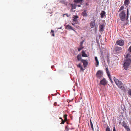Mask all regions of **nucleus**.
Returning a JSON list of instances; mask_svg holds the SVG:
<instances>
[{"mask_svg": "<svg viewBox=\"0 0 131 131\" xmlns=\"http://www.w3.org/2000/svg\"><path fill=\"white\" fill-rule=\"evenodd\" d=\"M113 131H117L115 129V126H114L113 127Z\"/></svg>", "mask_w": 131, "mask_h": 131, "instance_id": "37", "label": "nucleus"}, {"mask_svg": "<svg viewBox=\"0 0 131 131\" xmlns=\"http://www.w3.org/2000/svg\"><path fill=\"white\" fill-rule=\"evenodd\" d=\"M109 78L110 79V80L111 82V83H113V81H112L111 78V76H108Z\"/></svg>", "mask_w": 131, "mask_h": 131, "instance_id": "34", "label": "nucleus"}, {"mask_svg": "<svg viewBox=\"0 0 131 131\" xmlns=\"http://www.w3.org/2000/svg\"><path fill=\"white\" fill-rule=\"evenodd\" d=\"M106 71L108 77L110 76V72L108 68H106Z\"/></svg>", "mask_w": 131, "mask_h": 131, "instance_id": "18", "label": "nucleus"}, {"mask_svg": "<svg viewBox=\"0 0 131 131\" xmlns=\"http://www.w3.org/2000/svg\"><path fill=\"white\" fill-rule=\"evenodd\" d=\"M61 2L62 3H64V4H65V2L64 1H61Z\"/></svg>", "mask_w": 131, "mask_h": 131, "instance_id": "40", "label": "nucleus"}, {"mask_svg": "<svg viewBox=\"0 0 131 131\" xmlns=\"http://www.w3.org/2000/svg\"><path fill=\"white\" fill-rule=\"evenodd\" d=\"M67 114H64V120L65 121H66L67 120Z\"/></svg>", "mask_w": 131, "mask_h": 131, "instance_id": "26", "label": "nucleus"}, {"mask_svg": "<svg viewBox=\"0 0 131 131\" xmlns=\"http://www.w3.org/2000/svg\"><path fill=\"white\" fill-rule=\"evenodd\" d=\"M65 121L63 119H62V122L61 123V124H64Z\"/></svg>", "mask_w": 131, "mask_h": 131, "instance_id": "35", "label": "nucleus"}, {"mask_svg": "<svg viewBox=\"0 0 131 131\" xmlns=\"http://www.w3.org/2000/svg\"><path fill=\"white\" fill-rule=\"evenodd\" d=\"M82 15L83 16H86L87 15L86 12V10H85L82 13Z\"/></svg>", "mask_w": 131, "mask_h": 131, "instance_id": "13", "label": "nucleus"}, {"mask_svg": "<svg viewBox=\"0 0 131 131\" xmlns=\"http://www.w3.org/2000/svg\"><path fill=\"white\" fill-rule=\"evenodd\" d=\"M130 2L129 0H125L124 4L126 7L128 6V5Z\"/></svg>", "mask_w": 131, "mask_h": 131, "instance_id": "11", "label": "nucleus"}, {"mask_svg": "<svg viewBox=\"0 0 131 131\" xmlns=\"http://www.w3.org/2000/svg\"><path fill=\"white\" fill-rule=\"evenodd\" d=\"M127 130V131H130V129L129 128V127L127 125L124 127Z\"/></svg>", "mask_w": 131, "mask_h": 131, "instance_id": "21", "label": "nucleus"}, {"mask_svg": "<svg viewBox=\"0 0 131 131\" xmlns=\"http://www.w3.org/2000/svg\"><path fill=\"white\" fill-rule=\"evenodd\" d=\"M103 72L101 70H98L96 73V77L99 79H100L103 76Z\"/></svg>", "mask_w": 131, "mask_h": 131, "instance_id": "4", "label": "nucleus"}, {"mask_svg": "<svg viewBox=\"0 0 131 131\" xmlns=\"http://www.w3.org/2000/svg\"><path fill=\"white\" fill-rule=\"evenodd\" d=\"M77 6L78 7H81V5H77Z\"/></svg>", "mask_w": 131, "mask_h": 131, "instance_id": "42", "label": "nucleus"}, {"mask_svg": "<svg viewBox=\"0 0 131 131\" xmlns=\"http://www.w3.org/2000/svg\"><path fill=\"white\" fill-rule=\"evenodd\" d=\"M105 26V25L104 24L101 25L99 27V30L101 31H103L104 30V28Z\"/></svg>", "mask_w": 131, "mask_h": 131, "instance_id": "10", "label": "nucleus"}, {"mask_svg": "<svg viewBox=\"0 0 131 131\" xmlns=\"http://www.w3.org/2000/svg\"><path fill=\"white\" fill-rule=\"evenodd\" d=\"M105 12L104 11H102L100 14L101 17L102 18H103L105 16Z\"/></svg>", "mask_w": 131, "mask_h": 131, "instance_id": "12", "label": "nucleus"}, {"mask_svg": "<svg viewBox=\"0 0 131 131\" xmlns=\"http://www.w3.org/2000/svg\"><path fill=\"white\" fill-rule=\"evenodd\" d=\"M127 130V131H130V129L129 128V127L127 125L124 127Z\"/></svg>", "mask_w": 131, "mask_h": 131, "instance_id": "22", "label": "nucleus"}, {"mask_svg": "<svg viewBox=\"0 0 131 131\" xmlns=\"http://www.w3.org/2000/svg\"><path fill=\"white\" fill-rule=\"evenodd\" d=\"M74 1L76 2H81L82 0H74Z\"/></svg>", "mask_w": 131, "mask_h": 131, "instance_id": "29", "label": "nucleus"}, {"mask_svg": "<svg viewBox=\"0 0 131 131\" xmlns=\"http://www.w3.org/2000/svg\"><path fill=\"white\" fill-rule=\"evenodd\" d=\"M113 79L116 84L118 87L123 90L125 89V88L123 84L121 81L116 78L115 77H114Z\"/></svg>", "mask_w": 131, "mask_h": 131, "instance_id": "3", "label": "nucleus"}, {"mask_svg": "<svg viewBox=\"0 0 131 131\" xmlns=\"http://www.w3.org/2000/svg\"><path fill=\"white\" fill-rule=\"evenodd\" d=\"M129 13V9L128 8H127V9L126 16V14L124 10H122L121 12L119 14V16L121 20L122 21H124L126 19V20H127L128 18Z\"/></svg>", "mask_w": 131, "mask_h": 131, "instance_id": "2", "label": "nucleus"}, {"mask_svg": "<svg viewBox=\"0 0 131 131\" xmlns=\"http://www.w3.org/2000/svg\"><path fill=\"white\" fill-rule=\"evenodd\" d=\"M128 50L131 53V46L129 48Z\"/></svg>", "mask_w": 131, "mask_h": 131, "instance_id": "36", "label": "nucleus"}, {"mask_svg": "<svg viewBox=\"0 0 131 131\" xmlns=\"http://www.w3.org/2000/svg\"><path fill=\"white\" fill-rule=\"evenodd\" d=\"M128 94L130 95L131 96V89H130L129 90Z\"/></svg>", "mask_w": 131, "mask_h": 131, "instance_id": "32", "label": "nucleus"}, {"mask_svg": "<svg viewBox=\"0 0 131 131\" xmlns=\"http://www.w3.org/2000/svg\"><path fill=\"white\" fill-rule=\"evenodd\" d=\"M66 28L67 29H71L73 30H74L72 27L69 25H68L66 26Z\"/></svg>", "mask_w": 131, "mask_h": 131, "instance_id": "14", "label": "nucleus"}, {"mask_svg": "<svg viewBox=\"0 0 131 131\" xmlns=\"http://www.w3.org/2000/svg\"><path fill=\"white\" fill-rule=\"evenodd\" d=\"M95 61L96 62V67H97L98 66V65H99V61H98V59H97V57H95Z\"/></svg>", "mask_w": 131, "mask_h": 131, "instance_id": "17", "label": "nucleus"}, {"mask_svg": "<svg viewBox=\"0 0 131 131\" xmlns=\"http://www.w3.org/2000/svg\"><path fill=\"white\" fill-rule=\"evenodd\" d=\"M90 125L91 126V127L92 128L93 131L94 130V128L93 127V125L92 123V122L91 121V120H90Z\"/></svg>", "mask_w": 131, "mask_h": 131, "instance_id": "24", "label": "nucleus"}, {"mask_svg": "<svg viewBox=\"0 0 131 131\" xmlns=\"http://www.w3.org/2000/svg\"><path fill=\"white\" fill-rule=\"evenodd\" d=\"M72 24L73 25V26H75V23L74 24V23H72Z\"/></svg>", "mask_w": 131, "mask_h": 131, "instance_id": "41", "label": "nucleus"}, {"mask_svg": "<svg viewBox=\"0 0 131 131\" xmlns=\"http://www.w3.org/2000/svg\"><path fill=\"white\" fill-rule=\"evenodd\" d=\"M54 105L55 106H56L57 105V103L56 102H55L54 103Z\"/></svg>", "mask_w": 131, "mask_h": 131, "instance_id": "39", "label": "nucleus"}, {"mask_svg": "<svg viewBox=\"0 0 131 131\" xmlns=\"http://www.w3.org/2000/svg\"><path fill=\"white\" fill-rule=\"evenodd\" d=\"M77 66L78 67H79L81 70H83V68L81 66L80 63H79L77 65Z\"/></svg>", "mask_w": 131, "mask_h": 131, "instance_id": "23", "label": "nucleus"}, {"mask_svg": "<svg viewBox=\"0 0 131 131\" xmlns=\"http://www.w3.org/2000/svg\"><path fill=\"white\" fill-rule=\"evenodd\" d=\"M122 123L123 124L122 125L124 127H126V126L127 125V123L124 121H123Z\"/></svg>", "mask_w": 131, "mask_h": 131, "instance_id": "20", "label": "nucleus"}, {"mask_svg": "<svg viewBox=\"0 0 131 131\" xmlns=\"http://www.w3.org/2000/svg\"><path fill=\"white\" fill-rule=\"evenodd\" d=\"M81 61L83 63V65L84 67H86L88 64V62L87 61L85 60L82 59Z\"/></svg>", "mask_w": 131, "mask_h": 131, "instance_id": "7", "label": "nucleus"}, {"mask_svg": "<svg viewBox=\"0 0 131 131\" xmlns=\"http://www.w3.org/2000/svg\"><path fill=\"white\" fill-rule=\"evenodd\" d=\"M81 54H79L77 55V58L78 61H81L82 60L81 59Z\"/></svg>", "mask_w": 131, "mask_h": 131, "instance_id": "16", "label": "nucleus"}, {"mask_svg": "<svg viewBox=\"0 0 131 131\" xmlns=\"http://www.w3.org/2000/svg\"><path fill=\"white\" fill-rule=\"evenodd\" d=\"M124 9V7L123 6H121L120 7L119 9V11H121L123 9Z\"/></svg>", "mask_w": 131, "mask_h": 131, "instance_id": "33", "label": "nucleus"}, {"mask_svg": "<svg viewBox=\"0 0 131 131\" xmlns=\"http://www.w3.org/2000/svg\"><path fill=\"white\" fill-rule=\"evenodd\" d=\"M72 9H75L76 8V6L75 4H72L71 5Z\"/></svg>", "mask_w": 131, "mask_h": 131, "instance_id": "25", "label": "nucleus"}, {"mask_svg": "<svg viewBox=\"0 0 131 131\" xmlns=\"http://www.w3.org/2000/svg\"><path fill=\"white\" fill-rule=\"evenodd\" d=\"M124 42L123 40H118L116 42V44L122 46L124 45Z\"/></svg>", "mask_w": 131, "mask_h": 131, "instance_id": "5", "label": "nucleus"}, {"mask_svg": "<svg viewBox=\"0 0 131 131\" xmlns=\"http://www.w3.org/2000/svg\"><path fill=\"white\" fill-rule=\"evenodd\" d=\"M66 15L67 16V17H69V16L68 15V14H64V15H63V16H64V15Z\"/></svg>", "mask_w": 131, "mask_h": 131, "instance_id": "38", "label": "nucleus"}, {"mask_svg": "<svg viewBox=\"0 0 131 131\" xmlns=\"http://www.w3.org/2000/svg\"><path fill=\"white\" fill-rule=\"evenodd\" d=\"M54 31L53 30H51V32H50L51 34V33H52V36H55V35H54Z\"/></svg>", "mask_w": 131, "mask_h": 131, "instance_id": "27", "label": "nucleus"}, {"mask_svg": "<svg viewBox=\"0 0 131 131\" xmlns=\"http://www.w3.org/2000/svg\"><path fill=\"white\" fill-rule=\"evenodd\" d=\"M66 128H67V126H66Z\"/></svg>", "mask_w": 131, "mask_h": 131, "instance_id": "44", "label": "nucleus"}, {"mask_svg": "<svg viewBox=\"0 0 131 131\" xmlns=\"http://www.w3.org/2000/svg\"><path fill=\"white\" fill-rule=\"evenodd\" d=\"M73 18H74L73 19V20L74 21L76 22H77V19L78 18V16H75Z\"/></svg>", "mask_w": 131, "mask_h": 131, "instance_id": "19", "label": "nucleus"}, {"mask_svg": "<svg viewBox=\"0 0 131 131\" xmlns=\"http://www.w3.org/2000/svg\"><path fill=\"white\" fill-rule=\"evenodd\" d=\"M122 48L121 47H117L115 48V50L116 52H120L122 51Z\"/></svg>", "mask_w": 131, "mask_h": 131, "instance_id": "8", "label": "nucleus"}, {"mask_svg": "<svg viewBox=\"0 0 131 131\" xmlns=\"http://www.w3.org/2000/svg\"><path fill=\"white\" fill-rule=\"evenodd\" d=\"M84 42V40H83L81 42H80V46L81 47H83L82 45L83 44V43Z\"/></svg>", "mask_w": 131, "mask_h": 131, "instance_id": "28", "label": "nucleus"}, {"mask_svg": "<svg viewBox=\"0 0 131 131\" xmlns=\"http://www.w3.org/2000/svg\"><path fill=\"white\" fill-rule=\"evenodd\" d=\"M84 47H81L80 48H78V50L79 51H80L81 49H83Z\"/></svg>", "mask_w": 131, "mask_h": 131, "instance_id": "30", "label": "nucleus"}, {"mask_svg": "<svg viewBox=\"0 0 131 131\" xmlns=\"http://www.w3.org/2000/svg\"><path fill=\"white\" fill-rule=\"evenodd\" d=\"M125 59L123 66L124 68L126 70L131 63V55L130 53H126L125 55Z\"/></svg>", "mask_w": 131, "mask_h": 131, "instance_id": "1", "label": "nucleus"}, {"mask_svg": "<svg viewBox=\"0 0 131 131\" xmlns=\"http://www.w3.org/2000/svg\"><path fill=\"white\" fill-rule=\"evenodd\" d=\"M107 83V81L105 78H103L102 80L100 81V84L101 85L105 86Z\"/></svg>", "mask_w": 131, "mask_h": 131, "instance_id": "6", "label": "nucleus"}, {"mask_svg": "<svg viewBox=\"0 0 131 131\" xmlns=\"http://www.w3.org/2000/svg\"><path fill=\"white\" fill-rule=\"evenodd\" d=\"M82 56L83 57H87V54L85 53V52L84 51H82Z\"/></svg>", "mask_w": 131, "mask_h": 131, "instance_id": "15", "label": "nucleus"}, {"mask_svg": "<svg viewBox=\"0 0 131 131\" xmlns=\"http://www.w3.org/2000/svg\"><path fill=\"white\" fill-rule=\"evenodd\" d=\"M106 131H110V129L109 127L108 126L106 129Z\"/></svg>", "mask_w": 131, "mask_h": 131, "instance_id": "31", "label": "nucleus"}, {"mask_svg": "<svg viewBox=\"0 0 131 131\" xmlns=\"http://www.w3.org/2000/svg\"><path fill=\"white\" fill-rule=\"evenodd\" d=\"M90 26L91 28H93L95 25V20L92 21L90 23Z\"/></svg>", "mask_w": 131, "mask_h": 131, "instance_id": "9", "label": "nucleus"}, {"mask_svg": "<svg viewBox=\"0 0 131 131\" xmlns=\"http://www.w3.org/2000/svg\"><path fill=\"white\" fill-rule=\"evenodd\" d=\"M60 118V119H61L62 120V118H61V117H60V118Z\"/></svg>", "mask_w": 131, "mask_h": 131, "instance_id": "43", "label": "nucleus"}]
</instances>
